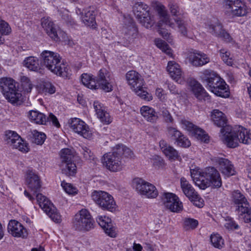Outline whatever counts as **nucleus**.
Listing matches in <instances>:
<instances>
[{"label":"nucleus","mask_w":251,"mask_h":251,"mask_svg":"<svg viewBox=\"0 0 251 251\" xmlns=\"http://www.w3.org/2000/svg\"><path fill=\"white\" fill-rule=\"evenodd\" d=\"M61 186L66 193L70 195H75L77 193L78 190L73 184L63 181L61 182Z\"/></svg>","instance_id":"obj_54"},{"label":"nucleus","mask_w":251,"mask_h":251,"mask_svg":"<svg viewBox=\"0 0 251 251\" xmlns=\"http://www.w3.org/2000/svg\"><path fill=\"white\" fill-rule=\"evenodd\" d=\"M49 217L55 223H60L61 221V216L57 209L51 204L44 211Z\"/></svg>","instance_id":"obj_40"},{"label":"nucleus","mask_w":251,"mask_h":251,"mask_svg":"<svg viewBox=\"0 0 251 251\" xmlns=\"http://www.w3.org/2000/svg\"><path fill=\"white\" fill-rule=\"evenodd\" d=\"M11 32V28L9 24L4 21H0V44H2L4 39L2 38L3 35H8Z\"/></svg>","instance_id":"obj_47"},{"label":"nucleus","mask_w":251,"mask_h":251,"mask_svg":"<svg viewBox=\"0 0 251 251\" xmlns=\"http://www.w3.org/2000/svg\"><path fill=\"white\" fill-rule=\"evenodd\" d=\"M28 116L30 121L37 124L44 125L47 122H51L56 127L60 126L57 118L52 113H50L47 118L45 114L37 110H30Z\"/></svg>","instance_id":"obj_18"},{"label":"nucleus","mask_w":251,"mask_h":251,"mask_svg":"<svg viewBox=\"0 0 251 251\" xmlns=\"http://www.w3.org/2000/svg\"><path fill=\"white\" fill-rule=\"evenodd\" d=\"M102 163L106 168L112 172L122 171L125 167L122 158L113 149L112 152L105 153L102 157Z\"/></svg>","instance_id":"obj_13"},{"label":"nucleus","mask_w":251,"mask_h":251,"mask_svg":"<svg viewBox=\"0 0 251 251\" xmlns=\"http://www.w3.org/2000/svg\"><path fill=\"white\" fill-rule=\"evenodd\" d=\"M5 140L7 144L13 148L19 151L26 152L29 151L27 144L22 138L15 131L8 130L5 131Z\"/></svg>","instance_id":"obj_17"},{"label":"nucleus","mask_w":251,"mask_h":251,"mask_svg":"<svg viewBox=\"0 0 251 251\" xmlns=\"http://www.w3.org/2000/svg\"><path fill=\"white\" fill-rule=\"evenodd\" d=\"M26 183L31 194L39 192L41 185L39 176L33 170H28L26 173Z\"/></svg>","instance_id":"obj_23"},{"label":"nucleus","mask_w":251,"mask_h":251,"mask_svg":"<svg viewBox=\"0 0 251 251\" xmlns=\"http://www.w3.org/2000/svg\"><path fill=\"white\" fill-rule=\"evenodd\" d=\"M198 220L191 218H185L183 220V227L185 229L193 230L195 229L198 226Z\"/></svg>","instance_id":"obj_52"},{"label":"nucleus","mask_w":251,"mask_h":251,"mask_svg":"<svg viewBox=\"0 0 251 251\" xmlns=\"http://www.w3.org/2000/svg\"><path fill=\"white\" fill-rule=\"evenodd\" d=\"M225 226L227 229H236L239 228L238 225L236 222L232 219H229L226 221V223L225 224Z\"/></svg>","instance_id":"obj_62"},{"label":"nucleus","mask_w":251,"mask_h":251,"mask_svg":"<svg viewBox=\"0 0 251 251\" xmlns=\"http://www.w3.org/2000/svg\"><path fill=\"white\" fill-rule=\"evenodd\" d=\"M133 11L139 22L145 27H151L154 23V20L151 16L149 6L143 2L135 4Z\"/></svg>","instance_id":"obj_12"},{"label":"nucleus","mask_w":251,"mask_h":251,"mask_svg":"<svg viewBox=\"0 0 251 251\" xmlns=\"http://www.w3.org/2000/svg\"><path fill=\"white\" fill-rule=\"evenodd\" d=\"M190 174L191 177L192 178L195 184L199 187V185L197 184L199 181L202 182L203 179H204V172L201 173L199 169H193L190 170Z\"/></svg>","instance_id":"obj_51"},{"label":"nucleus","mask_w":251,"mask_h":251,"mask_svg":"<svg viewBox=\"0 0 251 251\" xmlns=\"http://www.w3.org/2000/svg\"><path fill=\"white\" fill-rule=\"evenodd\" d=\"M76 13L81 15L82 22L88 26L95 27L96 25V15L97 14L96 9L94 7H89L81 11L80 9H76Z\"/></svg>","instance_id":"obj_20"},{"label":"nucleus","mask_w":251,"mask_h":251,"mask_svg":"<svg viewBox=\"0 0 251 251\" xmlns=\"http://www.w3.org/2000/svg\"><path fill=\"white\" fill-rule=\"evenodd\" d=\"M151 160L152 165L155 167L159 168L160 166H162L163 164V159L161 157L157 155L153 156Z\"/></svg>","instance_id":"obj_61"},{"label":"nucleus","mask_w":251,"mask_h":251,"mask_svg":"<svg viewBox=\"0 0 251 251\" xmlns=\"http://www.w3.org/2000/svg\"><path fill=\"white\" fill-rule=\"evenodd\" d=\"M41 25L46 33L52 40L55 41H58L60 40H63L64 42L68 41V44H71L69 37L67 34L55 25L50 18H42Z\"/></svg>","instance_id":"obj_9"},{"label":"nucleus","mask_w":251,"mask_h":251,"mask_svg":"<svg viewBox=\"0 0 251 251\" xmlns=\"http://www.w3.org/2000/svg\"><path fill=\"white\" fill-rule=\"evenodd\" d=\"M219 52L222 60L227 65L232 66L233 64V57L230 52L226 49H221Z\"/></svg>","instance_id":"obj_48"},{"label":"nucleus","mask_w":251,"mask_h":251,"mask_svg":"<svg viewBox=\"0 0 251 251\" xmlns=\"http://www.w3.org/2000/svg\"><path fill=\"white\" fill-rule=\"evenodd\" d=\"M140 113L144 119L149 122L154 123L158 118L155 109L149 106H142L140 108Z\"/></svg>","instance_id":"obj_33"},{"label":"nucleus","mask_w":251,"mask_h":251,"mask_svg":"<svg viewBox=\"0 0 251 251\" xmlns=\"http://www.w3.org/2000/svg\"><path fill=\"white\" fill-rule=\"evenodd\" d=\"M74 156L73 150L68 148L63 149L60 151V157L62 163L72 162Z\"/></svg>","instance_id":"obj_44"},{"label":"nucleus","mask_w":251,"mask_h":251,"mask_svg":"<svg viewBox=\"0 0 251 251\" xmlns=\"http://www.w3.org/2000/svg\"><path fill=\"white\" fill-rule=\"evenodd\" d=\"M225 13L230 17H243L248 13L247 7L241 0H224Z\"/></svg>","instance_id":"obj_11"},{"label":"nucleus","mask_w":251,"mask_h":251,"mask_svg":"<svg viewBox=\"0 0 251 251\" xmlns=\"http://www.w3.org/2000/svg\"><path fill=\"white\" fill-rule=\"evenodd\" d=\"M211 92L215 95L222 98H227L229 96V91L228 86L225 81L221 78Z\"/></svg>","instance_id":"obj_35"},{"label":"nucleus","mask_w":251,"mask_h":251,"mask_svg":"<svg viewBox=\"0 0 251 251\" xmlns=\"http://www.w3.org/2000/svg\"><path fill=\"white\" fill-rule=\"evenodd\" d=\"M156 46L166 54L171 56L173 54L172 50L168 45L161 39H157L155 40Z\"/></svg>","instance_id":"obj_50"},{"label":"nucleus","mask_w":251,"mask_h":251,"mask_svg":"<svg viewBox=\"0 0 251 251\" xmlns=\"http://www.w3.org/2000/svg\"><path fill=\"white\" fill-rule=\"evenodd\" d=\"M154 7L160 16V20L158 23L159 33L165 39L171 43L172 41V37L167 30L163 28V26L167 25L173 29H176V24L171 19L164 5L156 1L154 3Z\"/></svg>","instance_id":"obj_5"},{"label":"nucleus","mask_w":251,"mask_h":251,"mask_svg":"<svg viewBox=\"0 0 251 251\" xmlns=\"http://www.w3.org/2000/svg\"><path fill=\"white\" fill-rule=\"evenodd\" d=\"M43 90L45 92H47L50 94L54 93L56 89L54 85L50 82H46L43 85Z\"/></svg>","instance_id":"obj_59"},{"label":"nucleus","mask_w":251,"mask_h":251,"mask_svg":"<svg viewBox=\"0 0 251 251\" xmlns=\"http://www.w3.org/2000/svg\"><path fill=\"white\" fill-rule=\"evenodd\" d=\"M61 168L62 173L68 176H73L76 173V165L72 162L62 163Z\"/></svg>","instance_id":"obj_41"},{"label":"nucleus","mask_w":251,"mask_h":251,"mask_svg":"<svg viewBox=\"0 0 251 251\" xmlns=\"http://www.w3.org/2000/svg\"><path fill=\"white\" fill-rule=\"evenodd\" d=\"M96 221L107 235L111 237H116V230L113 226L110 218L106 216L100 215L97 217Z\"/></svg>","instance_id":"obj_27"},{"label":"nucleus","mask_w":251,"mask_h":251,"mask_svg":"<svg viewBox=\"0 0 251 251\" xmlns=\"http://www.w3.org/2000/svg\"><path fill=\"white\" fill-rule=\"evenodd\" d=\"M180 186L183 193L188 199L195 196L196 191L184 177L180 179Z\"/></svg>","instance_id":"obj_38"},{"label":"nucleus","mask_w":251,"mask_h":251,"mask_svg":"<svg viewBox=\"0 0 251 251\" xmlns=\"http://www.w3.org/2000/svg\"><path fill=\"white\" fill-rule=\"evenodd\" d=\"M180 124L182 127L190 132L194 136L198 139L206 142L208 137L202 129L192 123L185 119H182L180 121Z\"/></svg>","instance_id":"obj_22"},{"label":"nucleus","mask_w":251,"mask_h":251,"mask_svg":"<svg viewBox=\"0 0 251 251\" xmlns=\"http://www.w3.org/2000/svg\"><path fill=\"white\" fill-rule=\"evenodd\" d=\"M8 232L13 236L17 238H26L28 235L27 229L19 222L10 220L8 223Z\"/></svg>","instance_id":"obj_26"},{"label":"nucleus","mask_w":251,"mask_h":251,"mask_svg":"<svg viewBox=\"0 0 251 251\" xmlns=\"http://www.w3.org/2000/svg\"><path fill=\"white\" fill-rule=\"evenodd\" d=\"M115 152L117 153L120 157L124 155L126 157H131L133 152L131 150L123 144H118L115 146L113 149Z\"/></svg>","instance_id":"obj_42"},{"label":"nucleus","mask_w":251,"mask_h":251,"mask_svg":"<svg viewBox=\"0 0 251 251\" xmlns=\"http://www.w3.org/2000/svg\"><path fill=\"white\" fill-rule=\"evenodd\" d=\"M200 77L202 82L206 84V87L211 92L221 79L216 73L211 70H205L201 72Z\"/></svg>","instance_id":"obj_21"},{"label":"nucleus","mask_w":251,"mask_h":251,"mask_svg":"<svg viewBox=\"0 0 251 251\" xmlns=\"http://www.w3.org/2000/svg\"><path fill=\"white\" fill-rule=\"evenodd\" d=\"M232 200L237 205L236 210L239 219L246 223L251 221V207L247 198L239 190L234 191L232 194Z\"/></svg>","instance_id":"obj_6"},{"label":"nucleus","mask_w":251,"mask_h":251,"mask_svg":"<svg viewBox=\"0 0 251 251\" xmlns=\"http://www.w3.org/2000/svg\"><path fill=\"white\" fill-rule=\"evenodd\" d=\"M133 184L138 193L148 198H155L158 195V191L153 184L142 179H135Z\"/></svg>","instance_id":"obj_14"},{"label":"nucleus","mask_w":251,"mask_h":251,"mask_svg":"<svg viewBox=\"0 0 251 251\" xmlns=\"http://www.w3.org/2000/svg\"><path fill=\"white\" fill-rule=\"evenodd\" d=\"M32 134V142L37 145H42L44 143L46 138L45 134L42 132H39L36 130H33Z\"/></svg>","instance_id":"obj_53"},{"label":"nucleus","mask_w":251,"mask_h":251,"mask_svg":"<svg viewBox=\"0 0 251 251\" xmlns=\"http://www.w3.org/2000/svg\"><path fill=\"white\" fill-rule=\"evenodd\" d=\"M81 82L89 89L96 90L100 88L106 92L111 91L114 84L110 73L104 68L99 71L97 79L91 74H83L81 75Z\"/></svg>","instance_id":"obj_2"},{"label":"nucleus","mask_w":251,"mask_h":251,"mask_svg":"<svg viewBox=\"0 0 251 251\" xmlns=\"http://www.w3.org/2000/svg\"><path fill=\"white\" fill-rule=\"evenodd\" d=\"M126 76L128 84L138 96L147 101L152 100V95L145 90V82L138 73L130 71L126 73Z\"/></svg>","instance_id":"obj_4"},{"label":"nucleus","mask_w":251,"mask_h":251,"mask_svg":"<svg viewBox=\"0 0 251 251\" xmlns=\"http://www.w3.org/2000/svg\"><path fill=\"white\" fill-rule=\"evenodd\" d=\"M24 194L32 202L35 201L34 196H36L37 202L44 211L51 204L50 201L42 194L39 193V192L36 194H32L29 193L27 190H25Z\"/></svg>","instance_id":"obj_31"},{"label":"nucleus","mask_w":251,"mask_h":251,"mask_svg":"<svg viewBox=\"0 0 251 251\" xmlns=\"http://www.w3.org/2000/svg\"><path fill=\"white\" fill-rule=\"evenodd\" d=\"M174 21L176 27H177L180 33L183 36H187L188 29L186 22L180 18L175 19Z\"/></svg>","instance_id":"obj_46"},{"label":"nucleus","mask_w":251,"mask_h":251,"mask_svg":"<svg viewBox=\"0 0 251 251\" xmlns=\"http://www.w3.org/2000/svg\"><path fill=\"white\" fill-rule=\"evenodd\" d=\"M188 89L200 101L207 100L210 97L202 86L196 80L190 79L188 81Z\"/></svg>","instance_id":"obj_19"},{"label":"nucleus","mask_w":251,"mask_h":251,"mask_svg":"<svg viewBox=\"0 0 251 251\" xmlns=\"http://www.w3.org/2000/svg\"><path fill=\"white\" fill-rule=\"evenodd\" d=\"M92 199L101 209L110 212L116 209V204L112 195L106 192L95 190L91 193Z\"/></svg>","instance_id":"obj_8"},{"label":"nucleus","mask_w":251,"mask_h":251,"mask_svg":"<svg viewBox=\"0 0 251 251\" xmlns=\"http://www.w3.org/2000/svg\"><path fill=\"white\" fill-rule=\"evenodd\" d=\"M211 119L214 124L222 127L220 132V139L228 147L234 148L238 146L239 143L244 144L251 143V133L247 129L239 127L235 132L232 127L226 125V118L222 112L214 109L211 113Z\"/></svg>","instance_id":"obj_1"},{"label":"nucleus","mask_w":251,"mask_h":251,"mask_svg":"<svg viewBox=\"0 0 251 251\" xmlns=\"http://www.w3.org/2000/svg\"><path fill=\"white\" fill-rule=\"evenodd\" d=\"M22 86L23 90L26 93L31 91L33 85L30 79L26 76H23L21 78Z\"/></svg>","instance_id":"obj_56"},{"label":"nucleus","mask_w":251,"mask_h":251,"mask_svg":"<svg viewBox=\"0 0 251 251\" xmlns=\"http://www.w3.org/2000/svg\"><path fill=\"white\" fill-rule=\"evenodd\" d=\"M159 146L164 154L170 160H180L181 158L178 151L173 147L171 146L165 140H161Z\"/></svg>","instance_id":"obj_32"},{"label":"nucleus","mask_w":251,"mask_h":251,"mask_svg":"<svg viewBox=\"0 0 251 251\" xmlns=\"http://www.w3.org/2000/svg\"><path fill=\"white\" fill-rule=\"evenodd\" d=\"M94 220L89 211L85 208L79 210L75 216L73 225L77 230L86 231L93 228Z\"/></svg>","instance_id":"obj_7"},{"label":"nucleus","mask_w":251,"mask_h":251,"mask_svg":"<svg viewBox=\"0 0 251 251\" xmlns=\"http://www.w3.org/2000/svg\"><path fill=\"white\" fill-rule=\"evenodd\" d=\"M161 112L162 117L166 122L169 123H173L174 119L173 117L167 109H162Z\"/></svg>","instance_id":"obj_60"},{"label":"nucleus","mask_w":251,"mask_h":251,"mask_svg":"<svg viewBox=\"0 0 251 251\" xmlns=\"http://www.w3.org/2000/svg\"><path fill=\"white\" fill-rule=\"evenodd\" d=\"M167 131L168 136L175 141H176V138H178L182 133L177 128L171 126L167 127Z\"/></svg>","instance_id":"obj_57"},{"label":"nucleus","mask_w":251,"mask_h":251,"mask_svg":"<svg viewBox=\"0 0 251 251\" xmlns=\"http://www.w3.org/2000/svg\"><path fill=\"white\" fill-rule=\"evenodd\" d=\"M210 241L215 248L219 249H222L224 246V240L218 233H212L210 236Z\"/></svg>","instance_id":"obj_45"},{"label":"nucleus","mask_w":251,"mask_h":251,"mask_svg":"<svg viewBox=\"0 0 251 251\" xmlns=\"http://www.w3.org/2000/svg\"><path fill=\"white\" fill-rule=\"evenodd\" d=\"M16 87V82L12 78L5 77L0 78V89L4 96Z\"/></svg>","instance_id":"obj_34"},{"label":"nucleus","mask_w":251,"mask_h":251,"mask_svg":"<svg viewBox=\"0 0 251 251\" xmlns=\"http://www.w3.org/2000/svg\"><path fill=\"white\" fill-rule=\"evenodd\" d=\"M162 201L165 208L173 212H179L183 209L182 202L175 194L164 192L162 196Z\"/></svg>","instance_id":"obj_16"},{"label":"nucleus","mask_w":251,"mask_h":251,"mask_svg":"<svg viewBox=\"0 0 251 251\" xmlns=\"http://www.w3.org/2000/svg\"><path fill=\"white\" fill-rule=\"evenodd\" d=\"M212 160L219 165L220 170L224 176L229 177L235 174L234 167L228 159L215 157Z\"/></svg>","instance_id":"obj_28"},{"label":"nucleus","mask_w":251,"mask_h":251,"mask_svg":"<svg viewBox=\"0 0 251 251\" xmlns=\"http://www.w3.org/2000/svg\"><path fill=\"white\" fill-rule=\"evenodd\" d=\"M168 7L170 12L174 16L177 17L184 14L183 11L179 7L174 0H169Z\"/></svg>","instance_id":"obj_49"},{"label":"nucleus","mask_w":251,"mask_h":251,"mask_svg":"<svg viewBox=\"0 0 251 251\" xmlns=\"http://www.w3.org/2000/svg\"><path fill=\"white\" fill-rule=\"evenodd\" d=\"M62 18L68 24H70L71 25H74L75 24V21L69 15L68 13H66L62 16Z\"/></svg>","instance_id":"obj_63"},{"label":"nucleus","mask_w":251,"mask_h":251,"mask_svg":"<svg viewBox=\"0 0 251 251\" xmlns=\"http://www.w3.org/2000/svg\"><path fill=\"white\" fill-rule=\"evenodd\" d=\"M24 66L29 70L37 72L40 69L39 61L34 56L25 58L23 62Z\"/></svg>","instance_id":"obj_37"},{"label":"nucleus","mask_w":251,"mask_h":251,"mask_svg":"<svg viewBox=\"0 0 251 251\" xmlns=\"http://www.w3.org/2000/svg\"><path fill=\"white\" fill-rule=\"evenodd\" d=\"M194 197H190L189 199L193 203V204L198 207H202L204 205L203 199L199 196L197 192H195Z\"/></svg>","instance_id":"obj_58"},{"label":"nucleus","mask_w":251,"mask_h":251,"mask_svg":"<svg viewBox=\"0 0 251 251\" xmlns=\"http://www.w3.org/2000/svg\"><path fill=\"white\" fill-rule=\"evenodd\" d=\"M78 150L85 160H94V155L88 147L84 145H79Z\"/></svg>","instance_id":"obj_43"},{"label":"nucleus","mask_w":251,"mask_h":251,"mask_svg":"<svg viewBox=\"0 0 251 251\" xmlns=\"http://www.w3.org/2000/svg\"><path fill=\"white\" fill-rule=\"evenodd\" d=\"M124 24L123 32L125 34V38L127 39L129 42L133 41L138 35V31L136 26L133 23L132 19L129 17L124 16Z\"/></svg>","instance_id":"obj_24"},{"label":"nucleus","mask_w":251,"mask_h":251,"mask_svg":"<svg viewBox=\"0 0 251 251\" xmlns=\"http://www.w3.org/2000/svg\"><path fill=\"white\" fill-rule=\"evenodd\" d=\"M190 63L194 66H203L210 62V58L204 53L201 51L194 52L189 55Z\"/></svg>","instance_id":"obj_30"},{"label":"nucleus","mask_w":251,"mask_h":251,"mask_svg":"<svg viewBox=\"0 0 251 251\" xmlns=\"http://www.w3.org/2000/svg\"><path fill=\"white\" fill-rule=\"evenodd\" d=\"M43 63L53 73L67 77L69 75V67L66 63H61L59 55L56 52L44 50L41 53Z\"/></svg>","instance_id":"obj_3"},{"label":"nucleus","mask_w":251,"mask_h":251,"mask_svg":"<svg viewBox=\"0 0 251 251\" xmlns=\"http://www.w3.org/2000/svg\"><path fill=\"white\" fill-rule=\"evenodd\" d=\"M70 129L74 132L84 138L90 139L92 136V133L88 126L79 118H73L68 121Z\"/></svg>","instance_id":"obj_15"},{"label":"nucleus","mask_w":251,"mask_h":251,"mask_svg":"<svg viewBox=\"0 0 251 251\" xmlns=\"http://www.w3.org/2000/svg\"><path fill=\"white\" fill-rule=\"evenodd\" d=\"M167 70L170 77L179 84L183 83L184 80V73L181 67L175 61H170L168 63Z\"/></svg>","instance_id":"obj_25"},{"label":"nucleus","mask_w":251,"mask_h":251,"mask_svg":"<svg viewBox=\"0 0 251 251\" xmlns=\"http://www.w3.org/2000/svg\"><path fill=\"white\" fill-rule=\"evenodd\" d=\"M177 146L182 148H188L191 145V143L188 138L181 133L180 136L175 141Z\"/></svg>","instance_id":"obj_55"},{"label":"nucleus","mask_w":251,"mask_h":251,"mask_svg":"<svg viewBox=\"0 0 251 251\" xmlns=\"http://www.w3.org/2000/svg\"><path fill=\"white\" fill-rule=\"evenodd\" d=\"M220 37L223 38V39L226 42H231L232 40V39L230 35L225 30L224 31L223 33Z\"/></svg>","instance_id":"obj_64"},{"label":"nucleus","mask_w":251,"mask_h":251,"mask_svg":"<svg viewBox=\"0 0 251 251\" xmlns=\"http://www.w3.org/2000/svg\"><path fill=\"white\" fill-rule=\"evenodd\" d=\"M206 28L210 33L218 37L221 36L225 30L223 29L222 25L218 21H216L212 24H208L206 25Z\"/></svg>","instance_id":"obj_39"},{"label":"nucleus","mask_w":251,"mask_h":251,"mask_svg":"<svg viewBox=\"0 0 251 251\" xmlns=\"http://www.w3.org/2000/svg\"><path fill=\"white\" fill-rule=\"evenodd\" d=\"M93 105L97 116L101 122L107 125L112 122V118L102 104L99 101H96L94 102Z\"/></svg>","instance_id":"obj_29"},{"label":"nucleus","mask_w":251,"mask_h":251,"mask_svg":"<svg viewBox=\"0 0 251 251\" xmlns=\"http://www.w3.org/2000/svg\"><path fill=\"white\" fill-rule=\"evenodd\" d=\"M5 98L13 104H20L22 102V95L18 90L17 87L13 90H11L4 96Z\"/></svg>","instance_id":"obj_36"},{"label":"nucleus","mask_w":251,"mask_h":251,"mask_svg":"<svg viewBox=\"0 0 251 251\" xmlns=\"http://www.w3.org/2000/svg\"><path fill=\"white\" fill-rule=\"evenodd\" d=\"M204 177L202 182L199 181L197 184L199 188L204 190L206 188L211 186L215 188H219L222 185V179L219 172L214 167L206 168L204 172Z\"/></svg>","instance_id":"obj_10"}]
</instances>
